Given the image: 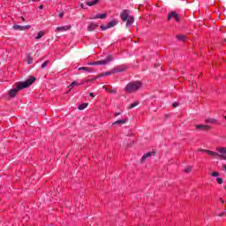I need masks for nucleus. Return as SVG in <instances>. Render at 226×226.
I'll list each match as a JSON object with an SVG mask.
<instances>
[{"mask_svg": "<svg viewBox=\"0 0 226 226\" xmlns=\"http://www.w3.org/2000/svg\"><path fill=\"white\" fill-rule=\"evenodd\" d=\"M26 57L27 64H33V56H31V53H26Z\"/></svg>", "mask_w": 226, "mask_h": 226, "instance_id": "412c9836", "label": "nucleus"}, {"mask_svg": "<svg viewBox=\"0 0 226 226\" xmlns=\"http://www.w3.org/2000/svg\"><path fill=\"white\" fill-rule=\"evenodd\" d=\"M39 10H43V5H40Z\"/></svg>", "mask_w": 226, "mask_h": 226, "instance_id": "ea45409f", "label": "nucleus"}, {"mask_svg": "<svg viewBox=\"0 0 226 226\" xmlns=\"http://www.w3.org/2000/svg\"><path fill=\"white\" fill-rule=\"evenodd\" d=\"M199 151L200 153H207V154H209V156H215V157L218 156V158H221V159H222V156H224V155L219 154L216 152H213L207 149H199Z\"/></svg>", "mask_w": 226, "mask_h": 226, "instance_id": "423d86ee", "label": "nucleus"}, {"mask_svg": "<svg viewBox=\"0 0 226 226\" xmlns=\"http://www.w3.org/2000/svg\"><path fill=\"white\" fill-rule=\"evenodd\" d=\"M224 189L226 190V185L224 186Z\"/></svg>", "mask_w": 226, "mask_h": 226, "instance_id": "37998d69", "label": "nucleus"}, {"mask_svg": "<svg viewBox=\"0 0 226 226\" xmlns=\"http://www.w3.org/2000/svg\"><path fill=\"white\" fill-rule=\"evenodd\" d=\"M197 130H203L204 132H207L211 130V126L204 125V124H198L196 125Z\"/></svg>", "mask_w": 226, "mask_h": 226, "instance_id": "f8f14e48", "label": "nucleus"}, {"mask_svg": "<svg viewBox=\"0 0 226 226\" xmlns=\"http://www.w3.org/2000/svg\"><path fill=\"white\" fill-rule=\"evenodd\" d=\"M139 101H136V102H134L133 103H132L129 107H128V109H135V107H137V105H139Z\"/></svg>", "mask_w": 226, "mask_h": 226, "instance_id": "bb28decb", "label": "nucleus"}, {"mask_svg": "<svg viewBox=\"0 0 226 226\" xmlns=\"http://www.w3.org/2000/svg\"><path fill=\"white\" fill-rule=\"evenodd\" d=\"M142 87V82L140 81H131L129 82L125 87L124 88V91L127 93L128 94H132V93L135 91H139Z\"/></svg>", "mask_w": 226, "mask_h": 226, "instance_id": "f03ea898", "label": "nucleus"}, {"mask_svg": "<svg viewBox=\"0 0 226 226\" xmlns=\"http://www.w3.org/2000/svg\"><path fill=\"white\" fill-rule=\"evenodd\" d=\"M107 29H109V27H107V26L105 25L101 26V31H107Z\"/></svg>", "mask_w": 226, "mask_h": 226, "instance_id": "2f4dec72", "label": "nucleus"}, {"mask_svg": "<svg viewBox=\"0 0 226 226\" xmlns=\"http://www.w3.org/2000/svg\"><path fill=\"white\" fill-rule=\"evenodd\" d=\"M156 154V152H147V154H143L141 157V162H146L147 158H151V156H154Z\"/></svg>", "mask_w": 226, "mask_h": 226, "instance_id": "9d476101", "label": "nucleus"}, {"mask_svg": "<svg viewBox=\"0 0 226 226\" xmlns=\"http://www.w3.org/2000/svg\"><path fill=\"white\" fill-rule=\"evenodd\" d=\"M128 66L126 64L117 65L112 69V73H121L122 72H126Z\"/></svg>", "mask_w": 226, "mask_h": 226, "instance_id": "39448f33", "label": "nucleus"}, {"mask_svg": "<svg viewBox=\"0 0 226 226\" xmlns=\"http://www.w3.org/2000/svg\"><path fill=\"white\" fill-rule=\"evenodd\" d=\"M219 216H223V214H220Z\"/></svg>", "mask_w": 226, "mask_h": 226, "instance_id": "79ce46f5", "label": "nucleus"}, {"mask_svg": "<svg viewBox=\"0 0 226 226\" xmlns=\"http://www.w3.org/2000/svg\"><path fill=\"white\" fill-rule=\"evenodd\" d=\"M79 72H80V71L88 72V73H91V72H92L91 68H89V67H79Z\"/></svg>", "mask_w": 226, "mask_h": 226, "instance_id": "5701e85b", "label": "nucleus"}, {"mask_svg": "<svg viewBox=\"0 0 226 226\" xmlns=\"http://www.w3.org/2000/svg\"><path fill=\"white\" fill-rule=\"evenodd\" d=\"M135 22V18L133 16H131L127 19L126 26H132Z\"/></svg>", "mask_w": 226, "mask_h": 226, "instance_id": "6ab92c4d", "label": "nucleus"}, {"mask_svg": "<svg viewBox=\"0 0 226 226\" xmlns=\"http://www.w3.org/2000/svg\"><path fill=\"white\" fill-rule=\"evenodd\" d=\"M222 160H226V155L222 156Z\"/></svg>", "mask_w": 226, "mask_h": 226, "instance_id": "a19ab883", "label": "nucleus"}, {"mask_svg": "<svg viewBox=\"0 0 226 226\" xmlns=\"http://www.w3.org/2000/svg\"><path fill=\"white\" fill-rule=\"evenodd\" d=\"M178 105H179V103H177V102H173L172 107H174V108L176 109V107H177Z\"/></svg>", "mask_w": 226, "mask_h": 226, "instance_id": "72a5a7b5", "label": "nucleus"}, {"mask_svg": "<svg viewBox=\"0 0 226 226\" xmlns=\"http://www.w3.org/2000/svg\"><path fill=\"white\" fill-rule=\"evenodd\" d=\"M114 26H117V19H113L109 21L107 25V27L110 29V27H114Z\"/></svg>", "mask_w": 226, "mask_h": 226, "instance_id": "2eb2a0df", "label": "nucleus"}, {"mask_svg": "<svg viewBox=\"0 0 226 226\" xmlns=\"http://www.w3.org/2000/svg\"><path fill=\"white\" fill-rule=\"evenodd\" d=\"M102 89H105L107 93H110L111 94H116V93H117V90L112 89V86H103Z\"/></svg>", "mask_w": 226, "mask_h": 226, "instance_id": "9b49d317", "label": "nucleus"}, {"mask_svg": "<svg viewBox=\"0 0 226 226\" xmlns=\"http://www.w3.org/2000/svg\"><path fill=\"white\" fill-rule=\"evenodd\" d=\"M216 181H217L218 185H222L223 184V179L221 178V177H217Z\"/></svg>", "mask_w": 226, "mask_h": 226, "instance_id": "7c9ffc66", "label": "nucleus"}, {"mask_svg": "<svg viewBox=\"0 0 226 226\" xmlns=\"http://www.w3.org/2000/svg\"><path fill=\"white\" fill-rule=\"evenodd\" d=\"M12 28L15 29V31H26V29H31V25H26V26L14 25Z\"/></svg>", "mask_w": 226, "mask_h": 226, "instance_id": "6e6552de", "label": "nucleus"}, {"mask_svg": "<svg viewBox=\"0 0 226 226\" xmlns=\"http://www.w3.org/2000/svg\"><path fill=\"white\" fill-rule=\"evenodd\" d=\"M114 57H112V56H108L104 60H99V61H95V62H92L89 63L88 64L90 66H98V65H105V64H109V63H110V61H113Z\"/></svg>", "mask_w": 226, "mask_h": 226, "instance_id": "20e7f679", "label": "nucleus"}, {"mask_svg": "<svg viewBox=\"0 0 226 226\" xmlns=\"http://www.w3.org/2000/svg\"><path fill=\"white\" fill-rule=\"evenodd\" d=\"M115 72H112V69L109 72H106L105 73L102 74V76H109V75H113Z\"/></svg>", "mask_w": 226, "mask_h": 226, "instance_id": "c85d7f7f", "label": "nucleus"}, {"mask_svg": "<svg viewBox=\"0 0 226 226\" xmlns=\"http://www.w3.org/2000/svg\"><path fill=\"white\" fill-rule=\"evenodd\" d=\"M34 82H36V78L30 76L26 81L16 83V88H12L8 91L10 98H15L20 90L29 87V86H32Z\"/></svg>", "mask_w": 226, "mask_h": 226, "instance_id": "f257e3e1", "label": "nucleus"}, {"mask_svg": "<svg viewBox=\"0 0 226 226\" xmlns=\"http://www.w3.org/2000/svg\"><path fill=\"white\" fill-rule=\"evenodd\" d=\"M120 115H121V113L117 112V113L114 114V117H117V116H120Z\"/></svg>", "mask_w": 226, "mask_h": 226, "instance_id": "c9c22d12", "label": "nucleus"}, {"mask_svg": "<svg viewBox=\"0 0 226 226\" xmlns=\"http://www.w3.org/2000/svg\"><path fill=\"white\" fill-rule=\"evenodd\" d=\"M100 3V0H94L91 2H86L87 6H94V4H97Z\"/></svg>", "mask_w": 226, "mask_h": 226, "instance_id": "a211bd4d", "label": "nucleus"}, {"mask_svg": "<svg viewBox=\"0 0 226 226\" xmlns=\"http://www.w3.org/2000/svg\"><path fill=\"white\" fill-rule=\"evenodd\" d=\"M130 18V10H124L120 13V19L123 22H126L128 19Z\"/></svg>", "mask_w": 226, "mask_h": 226, "instance_id": "0eeeda50", "label": "nucleus"}, {"mask_svg": "<svg viewBox=\"0 0 226 226\" xmlns=\"http://www.w3.org/2000/svg\"><path fill=\"white\" fill-rule=\"evenodd\" d=\"M20 19H21V20H22L23 22H26V18H25V17H20Z\"/></svg>", "mask_w": 226, "mask_h": 226, "instance_id": "4c0bfd02", "label": "nucleus"}, {"mask_svg": "<svg viewBox=\"0 0 226 226\" xmlns=\"http://www.w3.org/2000/svg\"><path fill=\"white\" fill-rule=\"evenodd\" d=\"M50 63V61H49V60H47V61H45L42 64H41V68H47L48 66H49V64Z\"/></svg>", "mask_w": 226, "mask_h": 226, "instance_id": "cd10ccee", "label": "nucleus"}, {"mask_svg": "<svg viewBox=\"0 0 226 226\" xmlns=\"http://www.w3.org/2000/svg\"><path fill=\"white\" fill-rule=\"evenodd\" d=\"M192 168L191 166H189V167L185 168V172H186V173L192 172Z\"/></svg>", "mask_w": 226, "mask_h": 226, "instance_id": "473e14b6", "label": "nucleus"}, {"mask_svg": "<svg viewBox=\"0 0 226 226\" xmlns=\"http://www.w3.org/2000/svg\"><path fill=\"white\" fill-rule=\"evenodd\" d=\"M59 17H60V19H63V17H64V12H60Z\"/></svg>", "mask_w": 226, "mask_h": 226, "instance_id": "f704fd0d", "label": "nucleus"}, {"mask_svg": "<svg viewBox=\"0 0 226 226\" xmlns=\"http://www.w3.org/2000/svg\"><path fill=\"white\" fill-rule=\"evenodd\" d=\"M216 151L221 154H226V147H216Z\"/></svg>", "mask_w": 226, "mask_h": 226, "instance_id": "dca6fc26", "label": "nucleus"}, {"mask_svg": "<svg viewBox=\"0 0 226 226\" xmlns=\"http://www.w3.org/2000/svg\"><path fill=\"white\" fill-rule=\"evenodd\" d=\"M98 24L97 23H89L87 26V31H95L98 28Z\"/></svg>", "mask_w": 226, "mask_h": 226, "instance_id": "ddd939ff", "label": "nucleus"}, {"mask_svg": "<svg viewBox=\"0 0 226 226\" xmlns=\"http://www.w3.org/2000/svg\"><path fill=\"white\" fill-rule=\"evenodd\" d=\"M125 123H126V119H120L114 122L113 124H125Z\"/></svg>", "mask_w": 226, "mask_h": 226, "instance_id": "4be33fe9", "label": "nucleus"}, {"mask_svg": "<svg viewBox=\"0 0 226 226\" xmlns=\"http://www.w3.org/2000/svg\"><path fill=\"white\" fill-rule=\"evenodd\" d=\"M75 86H80V84L77 81H73L68 87H69V89H73V87H75Z\"/></svg>", "mask_w": 226, "mask_h": 226, "instance_id": "b1692460", "label": "nucleus"}, {"mask_svg": "<svg viewBox=\"0 0 226 226\" xmlns=\"http://www.w3.org/2000/svg\"><path fill=\"white\" fill-rule=\"evenodd\" d=\"M220 201L222 202V204H225V200H223L222 198H220Z\"/></svg>", "mask_w": 226, "mask_h": 226, "instance_id": "e433bc0d", "label": "nucleus"}, {"mask_svg": "<svg viewBox=\"0 0 226 226\" xmlns=\"http://www.w3.org/2000/svg\"><path fill=\"white\" fill-rule=\"evenodd\" d=\"M167 20L168 22H170V20H174V22L179 24V22H181V15H179L176 11H170L168 13Z\"/></svg>", "mask_w": 226, "mask_h": 226, "instance_id": "7ed1b4c3", "label": "nucleus"}, {"mask_svg": "<svg viewBox=\"0 0 226 226\" xmlns=\"http://www.w3.org/2000/svg\"><path fill=\"white\" fill-rule=\"evenodd\" d=\"M87 103H82L78 107V109L79 110H84V109H87Z\"/></svg>", "mask_w": 226, "mask_h": 226, "instance_id": "a878e982", "label": "nucleus"}, {"mask_svg": "<svg viewBox=\"0 0 226 226\" xmlns=\"http://www.w3.org/2000/svg\"><path fill=\"white\" fill-rule=\"evenodd\" d=\"M177 38L180 41H185V40H186V35H177Z\"/></svg>", "mask_w": 226, "mask_h": 226, "instance_id": "393cba45", "label": "nucleus"}, {"mask_svg": "<svg viewBox=\"0 0 226 226\" xmlns=\"http://www.w3.org/2000/svg\"><path fill=\"white\" fill-rule=\"evenodd\" d=\"M90 96H91L92 98H94V93H90Z\"/></svg>", "mask_w": 226, "mask_h": 226, "instance_id": "58836bf2", "label": "nucleus"}, {"mask_svg": "<svg viewBox=\"0 0 226 226\" xmlns=\"http://www.w3.org/2000/svg\"><path fill=\"white\" fill-rule=\"evenodd\" d=\"M205 123L210 124H220V122L215 118H207L205 120Z\"/></svg>", "mask_w": 226, "mask_h": 226, "instance_id": "4468645a", "label": "nucleus"}, {"mask_svg": "<svg viewBox=\"0 0 226 226\" xmlns=\"http://www.w3.org/2000/svg\"><path fill=\"white\" fill-rule=\"evenodd\" d=\"M91 19H107V13H102V14H96L94 18H91Z\"/></svg>", "mask_w": 226, "mask_h": 226, "instance_id": "f3484780", "label": "nucleus"}, {"mask_svg": "<svg viewBox=\"0 0 226 226\" xmlns=\"http://www.w3.org/2000/svg\"><path fill=\"white\" fill-rule=\"evenodd\" d=\"M211 176L213 177H218V176H220V173H218V171H214V172H212Z\"/></svg>", "mask_w": 226, "mask_h": 226, "instance_id": "c756f323", "label": "nucleus"}, {"mask_svg": "<svg viewBox=\"0 0 226 226\" xmlns=\"http://www.w3.org/2000/svg\"><path fill=\"white\" fill-rule=\"evenodd\" d=\"M72 29V26L68 25V26H57L55 30L56 33H63L64 31H68Z\"/></svg>", "mask_w": 226, "mask_h": 226, "instance_id": "1a4fd4ad", "label": "nucleus"}, {"mask_svg": "<svg viewBox=\"0 0 226 226\" xmlns=\"http://www.w3.org/2000/svg\"><path fill=\"white\" fill-rule=\"evenodd\" d=\"M45 36V31H40L37 34V36H35V40H40L41 38H43Z\"/></svg>", "mask_w": 226, "mask_h": 226, "instance_id": "aec40b11", "label": "nucleus"}]
</instances>
